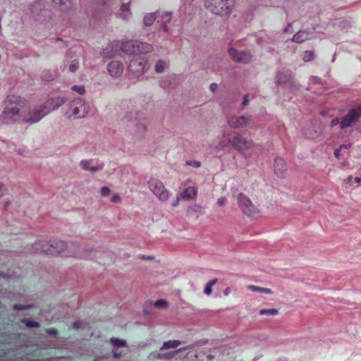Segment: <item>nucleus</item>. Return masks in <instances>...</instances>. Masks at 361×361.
I'll list each match as a JSON object with an SVG mask.
<instances>
[{
	"label": "nucleus",
	"mask_w": 361,
	"mask_h": 361,
	"mask_svg": "<svg viewBox=\"0 0 361 361\" xmlns=\"http://www.w3.org/2000/svg\"><path fill=\"white\" fill-rule=\"evenodd\" d=\"M154 305L157 308L166 309L169 303L166 300L160 299L155 301Z\"/></svg>",
	"instance_id": "c9c22d12"
},
{
	"label": "nucleus",
	"mask_w": 361,
	"mask_h": 361,
	"mask_svg": "<svg viewBox=\"0 0 361 361\" xmlns=\"http://www.w3.org/2000/svg\"><path fill=\"white\" fill-rule=\"evenodd\" d=\"M217 282V279H212L211 281H209L207 285L205 286L204 287V293L207 295H210L212 293V286L214 285H215Z\"/></svg>",
	"instance_id": "7c9ffc66"
},
{
	"label": "nucleus",
	"mask_w": 361,
	"mask_h": 361,
	"mask_svg": "<svg viewBox=\"0 0 361 361\" xmlns=\"http://www.w3.org/2000/svg\"><path fill=\"white\" fill-rule=\"evenodd\" d=\"M148 185L150 190L160 201L165 202L169 199V192L159 180L151 178L148 181Z\"/></svg>",
	"instance_id": "0eeeda50"
},
{
	"label": "nucleus",
	"mask_w": 361,
	"mask_h": 361,
	"mask_svg": "<svg viewBox=\"0 0 361 361\" xmlns=\"http://www.w3.org/2000/svg\"><path fill=\"white\" fill-rule=\"evenodd\" d=\"M350 147V146L349 145L342 144V145H340L339 149H342L343 148H348V147Z\"/></svg>",
	"instance_id": "e2e57ef3"
},
{
	"label": "nucleus",
	"mask_w": 361,
	"mask_h": 361,
	"mask_svg": "<svg viewBox=\"0 0 361 361\" xmlns=\"http://www.w3.org/2000/svg\"><path fill=\"white\" fill-rule=\"evenodd\" d=\"M228 142L235 149L238 151L247 150L254 146L252 140H247L238 132H234Z\"/></svg>",
	"instance_id": "423d86ee"
},
{
	"label": "nucleus",
	"mask_w": 361,
	"mask_h": 361,
	"mask_svg": "<svg viewBox=\"0 0 361 361\" xmlns=\"http://www.w3.org/2000/svg\"><path fill=\"white\" fill-rule=\"evenodd\" d=\"M355 181L356 183H360V184H361V178H360V177H356V178H355Z\"/></svg>",
	"instance_id": "69168bd1"
},
{
	"label": "nucleus",
	"mask_w": 361,
	"mask_h": 361,
	"mask_svg": "<svg viewBox=\"0 0 361 361\" xmlns=\"http://www.w3.org/2000/svg\"><path fill=\"white\" fill-rule=\"evenodd\" d=\"M121 10L124 11H128L130 10L129 4H123L121 6Z\"/></svg>",
	"instance_id": "5fc2aeb1"
},
{
	"label": "nucleus",
	"mask_w": 361,
	"mask_h": 361,
	"mask_svg": "<svg viewBox=\"0 0 361 361\" xmlns=\"http://www.w3.org/2000/svg\"><path fill=\"white\" fill-rule=\"evenodd\" d=\"M252 121L251 115L247 116H231L227 118V123L231 128L239 129L248 126Z\"/></svg>",
	"instance_id": "9d476101"
},
{
	"label": "nucleus",
	"mask_w": 361,
	"mask_h": 361,
	"mask_svg": "<svg viewBox=\"0 0 361 361\" xmlns=\"http://www.w3.org/2000/svg\"><path fill=\"white\" fill-rule=\"evenodd\" d=\"M166 68V62L162 60H159L157 61L155 66H154V71L157 73H161L164 72V69Z\"/></svg>",
	"instance_id": "2f4dec72"
},
{
	"label": "nucleus",
	"mask_w": 361,
	"mask_h": 361,
	"mask_svg": "<svg viewBox=\"0 0 361 361\" xmlns=\"http://www.w3.org/2000/svg\"><path fill=\"white\" fill-rule=\"evenodd\" d=\"M180 350H175L171 352H168L166 353H152L150 354V357L154 360H169L172 359L176 355L180 353Z\"/></svg>",
	"instance_id": "6ab92c4d"
},
{
	"label": "nucleus",
	"mask_w": 361,
	"mask_h": 361,
	"mask_svg": "<svg viewBox=\"0 0 361 361\" xmlns=\"http://www.w3.org/2000/svg\"><path fill=\"white\" fill-rule=\"evenodd\" d=\"M195 346H197V344H193L192 345H188V346H185V347H183V348H178V350H180V352H182V351H185L188 349H190V348H192L193 347H195Z\"/></svg>",
	"instance_id": "864d4df0"
},
{
	"label": "nucleus",
	"mask_w": 361,
	"mask_h": 361,
	"mask_svg": "<svg viewBox=\"0 0 361 361\" xmlns=\"http://www.w3.org/2000/svg\"><path fill=\"white\" fill-rule=\"evenodd\" d=\"M114 357L116 358H119L121 357V355L116 352H114Z\"/></svg>",
	"instance_id": "338daca9"
},
{
	"label": "nucleus",
	"mask_w": 361,
	"mask_h": 361,
	"mask_svg": "<svg viewBox=\"0 0 361 361\" xmlns=\"http://www.w3.org/2000/svg\"><path fill=\"white\" fill-rule=\"evenodd\" d=\"M274 172L278 176H283L286 171L285 161L281 158H276L274 160Z\"/></svg>",
	"instance_id": "aec40b11"
},
{
	"label": "nucleus",
	"mask_w": 361,
	"mask_h": 361,
	"mask_svg": "<svg viewBox=\"0 0 361 361\" xmlns=\"http://www.w3.org/2000/svg\"><path fill=\"white\" fill-rule=\"evenodd\" d=\"M276 82L279 85H287L290 88H295L296 85L293 82L291 73L289 71H279L276 74Z\"/></svg>",
	"instance_id": "4468645a"
},
{
	"label": "nucleus",
	"mask_w": 361,
	"mask_h": 361,
	"mask_svg": "<svg viewBox=\"0 0 361 361\" xmlns=\"http://www.w3.org/2000/svg\"><path fill=\"white\" fill-rule=\"evenodd\" d=\"M234 6V0H204L205 8L211 13L228 16L231 14Z\"/></svg>",
	"instance_id": "f03ea898"
},
{
	"label": "nucleus",
	"mask_w": 361,
	"mask_h": 361,
	"mask_svg": "<svg viewBox=\"0 0 361 361\" xmlns=\"http://www.w3.org/2000/svg\"><path fill=\"white\" fill-rule=\"evenodd\" d=\"M147 61L141 56H135L130 61L128 66L129 75L135 78L142 77L146 71Z\"/></svg>",
	"instance_id": "39448f33"
},
{
	"label": "nucleus",
	"mask_w": 361,
	"mask_h": 361,
	"mask_svg": "<svg viewBox=\"0 0 361 361\" xmlns=\"http://www.w3.org/2000/svg\"><path fill=\"white\" fill-rule=\"evenodd\" d=\"M111 202H118L121 201V197L118 195H114L112 197H111Z\"/></svg>",
	"instance_id": "603ef678"
},
{
	"label": "nucleus",
	"mask_w": 361,
	"mask_h": 361,
	"mask_svg": "<svg viewBox=\"0 0 361 361\" xmlns=\"http://www.w3.org/2000/svg\"><path fill=\"white\" fill-rule=\"evenodd\" d=\"M308 38L309 34L307 32L299 31L293 35L292 41L296 43H302L308 39Z\"/></svg>",
	"instance_id": "b1692460"
},
{
	"label": "nucleus",
	"mask_w": 361,
	"mask_h": 361,
	"mask_svg": "<svg viewBox=\"0 0 361 361\" xmlns=\"http://www.w3.org/2000/svg\"><path fill=\"white\" fill-rule=\"evenodd\" d=\"M57 78V73L50 70H44L41 74V78L46 82H51Z\"/></svg>",
	"instance_id": "393cba45"
},
{
	"label": "nucleus",
	"mask_w": 361,
	"mask_h": 361,
	"mask_svg": "<svg viewBox=\"0 0 361 361\" xmlns=\"http://www.w3.org/2000/svg\"><path fill=\"white\" fill-rule=\"evenodd\" d=\"M187 164L192 166L193 167H195V168H198L200 166L201 164L198 161H187Z\"/></svg>",
	"instance_id": "a18cd8bd"
},
{
	"label": "nucleus",
	"mask_w": 361,
	"mask_h": 361,
	"mask_svg": "<svg viewBox=\"0 0 361 361\" xmlns=\"http://www.w3.org/2000/svg\"><path fill=\"white\" fill-rule=\"evenodd\" d=\"M218 88V85L216 83H212L210 85H209V89L212 92H214L216 91Z\"/></svg>",
	"instance_id": "3c124183"
},
{
	"label": "nucleus",
	"mask_w": 361,
	"mask_h": 361,
	"mask_svg": "<svg viewBox=\"0 0 361 361\" xmlns=\"http://www.w3.org/2000/svg\"><path fill=\"white\" fill-rule=\"evenodd\" d=\"M78 68V63L77 61H74L70 66L69 70L71 72H75Z\"/></svg>",
	"instance_id": "c03bdc74"
},
{
	"label": "nucleus",
	"mask_w": 361,
	"mask_h": 361,
	"mask_svg": "<svg viewBox=\"0 0 361 361\" xmlns=\"http://www.w3.org/2000/svg\"><path fill=\"white\" fill-rule=\"evenodd\" d=\"M202 209V207L200 204H193L188 207L187 213L188 214H192L194 212H201Z\"/></svg>",
	"instance_id": "f704fd0d"
},
{
	"label": "nucleus",
	"mask_w": 361,
	"mask_h": 361,
	"mask_svg": "<svg viewBox=\"0 0 361 361\" xmlns=\"http://www.w3.org/2000/svg\"><path fill=\"white\" fill-rule=\"evenodd\" d=\"M314 57L315 54L313 51H305L303 54V61L305 62H309L312 61Z\"/></svg>",
	"instance_id": "473e14b6"
},
{
	"label": "nucleus",
	"mask_w": 361,
	"mask_h": 361,
	"mask_svg": "<svg viewBox=\"0 0 361 361\" xmlns=\"http://www.w3.org/2000/svg\"><path fill=\"white\" fill-rule=\"evenodd\" d=\"M181 342L178 340H173L166 341L163 343L162 346L160 348V350H164L171 348H176L180 345Z\"/></svg>",
	"instance_id": "a878e982"
},
{
	"label": "nucleus",
	"mask_w": 361,
	"mask_h": 361,
	"mask_svg": "<svg viewBox=\"0 0 361 361\" xmlns=\"http://www.w3.org/2000/svg\"><path fill=\"white\" fill-rule=\"evenodd\" d=\"M104 167V164H98L95 166H92V167H90V169L89 171H90L92 173H94L99 170H101Z\"/></svg>",
	"instance_id": "37998d69"
},
{
	"label": "nucleus",
	"mask_w": 361,
	"mask_h": 361,
	"mask_svg": "<svg viewBox=\"0 0 361 361\" xmlns=\"http://www.w3.org/2000/svg\"><path fill=\"white\" fill-rule=\"evenodd\" d=\"M228 54L233 61L240 63H248L251 61L252 58L249 51L238 50L233 47L228 48Z\"/></svg>",
	"instance_id": "9b49d317"
},
{
	"label": "nucleus",
	"mask_w": 361,
	"mask_h": 361,
	"mask_svg": "<svg viewBox=\"0 0 361 361\" xmlns=\"http://www.w3.org/2000/svg\"><path fill=\"white\" fill-rule=\"evenodd\" d=\"M361 117V106L350 109L347 114L341 117V130L355 126Z\"/></svg>",
	"instance_id": "6e6552de"
},
{
	"label": "nucleus",
	"mask_w": 361,
	"mask_h": 361,
	"mask_svg": "<svg viewBox=\"0 0 361 361\" xmlns=\"http://www.w3.org/2000/svg\"><path fill=\"white\" fill-rule=\"evenodd\" d=\"M48 114V111H45L43 109V106H40L37 109H34L33 111L29 113V118H24L23 121L29 123H34L39 121L41 118H42L45 115Z\"/></svg>",
	"instance_id": "2eb2a0df"
},
{
	"label": "nucleus",
	"mask_w": 361,
	"mask_h": 361,
	"mask_svg": "<svg viewBox=\"0 0 361 361\" xmlns=\"http://www.w3.org/2000/svg\"><path fill=\"white\" fill-rule=\"evenodd\" d=\"M67 249V245L62 240H54L51 243L50 255H56L65 252Z\"/></svg>",
	"instance_id": "a211bd4d"
},
{
	"label": "nucleus",
	"mask_w": 361,
	"mask_h": 361,
	"mask_svg": "<svg viewBox=\"0 0 361 361\" xmlns=\"http://www.w3.org/2000/svg\"><path fill=\"white\" fill-rule=\"evenodd\" d=\"M324 129V126L320 122H314L304 127L302 132L304 135L310 139L318 137Z\"/></svg>",
	"instance_id": "f8f14e48"
},
{
	"label": "nucleus",
	"mask_w": 361,
	"mask_h": 361,
	"mask_svg": "<svg viewBox=\"0 0 361 361\" xmlns=\"http://www.w3.org/2000/svg\"><path fill=\"white\" fill-rule=\"evenodd\" d=\"M107 68L109 74L114 78L120 77L123 72V65L117 61H113L109 63Z\"/></svg>",
	"instance_id": "dca6fc26"
},
{
	"label": "nucleus",
	"mask_w": 361,
	"mask_h": 361,
	"mask_svg": "<svg viewBox=\"0 0 361 361\" xmlns=\"http://www.w3.org/2000/svg\"><path fill=\"white\" fill-rule=\"evenodd\" d=\"M166 16H169V18L167 20V22H169L171 20V13H168L166 12Z\"/></svg>",
	"instance_id": "774afa93"
},
{
	"label": "nucleus",
	"mask_w": 361,
	"mask_h": 361,
	"mask_svg": "<svg viewBox=\"0 0 361 361\" xmlns=\"http://www.w3.org/2000/svg\"><path fill=\"white\" fill-rule=\"evenodd\" d=\"M72 89L80 94H83L85 92V87L82 85H73Z\"/></svg>",
	"instance_id": "58836bf2"
},
{
	"label": "nucleus",
	"mask_w": 361,
	"mask_h": 361,
	"mask_svg": "<svg viewBox=\"0 0 361 361\" xmlns=\"http://www.w3.org/2000/svg\"><path fill=\"white\" fill-rule=\"evenodd\" d=\"M110 342L114 347L116 348L126 347L127 345V343L125 340L118 338H111Z\"/></svg>",
	"instance_id": "c85d7f7f"
},
{
	"label": "nucleus",
	"mask_w": 361,
	"mask_h": 361,
	"mask_svg": "<svg viewBox=\"0 0 361 361\" xmlns=\"http://www.w3.org/2000/svg\"><path fill=\"white\" fill-rule=\"evenodd\" d=\"M18 101V98L14 96L8 97L5 101V109L0 116V118L4 123H12L20 121V109Z\"/></svg>",
	"instance_id": "f257e3e1"
},
{
	"label": "nucleus",
	"mask_w": 361,
	"mask_h": 361,
	"mask_svg": "<svg viewBox=\"0 0 361 361\" xmlns=\"http://www.w3.org/2000/svg\"><path fill=\"white\" fill-rule=\"evenodd\" d=\"M92 162V160H82L81 162H80V165L82 168V169L84 170H89L90 169V165Z\"/></svg>",
	"instance_id": "ea45409f"
},
{
	"label": "nucleus",
	"mask_w": 361,
	"mask_h": 361,
	"mask_svg": "<svg viewBox=\"0 0 361 361\" xmlns=\"http://www.w3.org/2000/svg\"><path fill=\"white\" fill-rule=\"evenodd\" d=\"M137 130H140V131H145L146 130L145 126L142 124V123L141 124H138L137 126Z\"/></svg>",
	"instance_id": "4d7b16f0"
},
{
	"label": "nucleus",
	"mask_w": 361,
	"mask_h": 361,
	"mask_svg": "<svg viewBox=\"0 0 361 361\" xmlns=\"http://www.w3.org/2000/svg\"><path fill=\"white\" fill-rule=\"evenodd\" d=\"M190 355L191 357L192 356H194L195 357H198V354L197 353H189L187 354L186 356H189Z\"/></svg>",
	"instance_id": "680f3d73"
},
{
	"label": "nucleus",
	"mask_w": 361,
	"mask_h": 361,
	"mask_svg": "<svg viewBox=\"0 0 361 361\" xmlns=\"http://www.w3.org/2000/svg\"><path fill=\"white\" fill-rule=\"evenodd\" d=\"M226 202V198L224 197H220L218 200H217V204L220 207H223L225 205Z\"/></svg>",
	"instance_id": "de8ad7c7"
},
{
	"label": "nucleus",
	"mask_w": 361,
	"mask_h": 361,
	"mask_svg": "<svg viewBox=\"0 0 361 361\" xmlns=\"http://www.w3.org/2000/svg\"><path fill=\"white\" fill-rule=\"evenodd\" d=\"M279 313V311L277 309L272 308V309H262L259 311V314L264 315H276Z\"/></svg>",
	"instance_id": "72a5a7b5"
},
{
	"label": "nucleus",
	"mask_w": 361,
	"mask_h": 361,
	"mask_svg": "<svg viewBox=\"0 0 361 361\" xmlns=\"http://www.w3.org/2000/svg\"><path fill=\"white\" fill-rule=\"evenodd\" d=\"M72 115L77 118H84L90 111V108L82 99L73 101L70 104Z\"/></svg>",
	"instance_id": "1a4fd4ad"
},
{
	"label": "nucleus",
	"mask_w": 361,
	"mask_h": 361,
	"mask_svg": "<svg viewBox=\"0 0 361 361\" xmlns=\"http://www.w3.org/2000/svg\"><path fill=\"white\" fill-rule=\"evenodd\" d=\"M340 151L341 149L338 148V149H336L334 150V155L335 157L337 158V159H339L340 158Z\"/></svg>",
	"instance_id": "13d9d810"
},
{
	"label": "nucleus",
	"mask_w": 361,
	"mask_h": 361,
	"mask_svg": "<svg viewBox=\"0 0 361 361\" xmlns=\"http://www.w3.org/2000/svg\"><path fill=\"white\" fill-rule=\"evenodd\" d=\"M291 28H292V24L291 23H288V25L284 29V32H289L291 30Z\"/></svg>",
	"instance_id": "bf43d9fd"
},
{
	"label": "nucleus",
	"mask_w": 361,
	"mask_h": 361,
	"mask_svg": "<svg viewBox=\"0 0 361 361\" xmlns=\"http://www.w3.org/2000/svg\"><path fill=\"white\" fill-rule=\"evenodd\" d=\"M64 102L65 99L62 97H58L55 98H51L45 102L44 105L43 106V109H44L45 111H48L49 113V111L61 106Z\"/></svg>",
	"instance_id": "f3484780"
},
{
	"label": "nucleus",
	"mask_w": 361,
	"mask_h": 361,
	"mask_svg": "<svg viewBox=\"0 0 361 361\" xmlns=\"http://www.w3.org/2000/svg\"><path fill=\"white\" fill-rule=\"evenodd\" d=\"M34 307L33 305H19V304H16V305H13V309L14 310H16V311H23V310H29V309H31Z\"/></svg>",
	"instance_id": "e433bc0d"
},
{
	"label": "nucleus",
	"mask_w": 361,
	"mask_h": 361,
	"mask_svg": "<svg viewBox=\"0 0 361 361\" xmlns=\"http://www.w3.org/2000/svg\"><path fill=\"white\" fill-rule=\"evenodd\" d=\"M53 1L61 6L62 10H68L72 5V0H53Z\"/></svg>",
	"instance_id": "cd10ccee"
},
{
	"label": "nucleus",
	"mask_w": 361,
	"mask_h": 361,
	"mask_svg": "<svg viewBox=\"0 0 361 361\" xmlns=\"http://www.w3.org/2000/svg\"><path fill=\"white\" fill-rule=\"evenodd\" d=\"M83 326V322L81 321H77L73 324V328L75 329H79Z\"/></svg>",
	"instance_id": "49530a36"
},
{
	"label": "nucleus",
	"mask_w": 361,
	"mask_h": 361,
	"mask_svg": "<svg viewBox=\"0 0 361 361\" xmlns=\"http://www.w3.org/2000/svg\"><path fill=\"white\" fill-rule=\"evenodd\" d=\"M181 199H182V197H180V195L178 196H177L176 201L172 203V206L173 207H176L178 204L179 201Z\"/></svg>",
	"instance_id": "6e6d98bb"
},
{
	"label": "nucleus",
	"mask_w": 361,
	"mask_h": 361,
	"mask_svg": "<svg viewBox=\"0 0 361 361\" xmlns=\"http://www.w3.org/2000/svg\"><path fill=\"white\" fill-rule=\"evenodd\" d=\"M136 50L137 54H147L153 50V47L148 43L136 40Z\"/></svg>",
	"instance_id": "412c9836"
},
{
	"label": "nucleus",
	"mask_w": 361,
	"mask_h": 361,
	"mask_svg": "<svg viewBox=\"0 0 361 361\" xmlns=\"http://www.w3.org/2000/svg\"><path fill=\"white\" fill-rule=\"evenodd\" d=\"M22 322L24 323L27 328H37L39 326V324L37 322L26 319H23Z\"/></svg>",
	"instance_id": "4c0bfd02"
},
{
	"label": "nucleus",
	"mask_w": 361,
	"mask_h": 361,
	"mask_svg": "<svg viewBox=\"0 0 361 361\" xmlns=\"http://www.w3.org/2000/svg\"><path fill=\"white\" fill-rule=\"evenodd\" d=\"M46 331L49 335H51V336H55L57 334V330L54 328L48 329H47Z\"/></svg>",
	"instance_id": "09e8293b"
},
{
	"label": "nucleus",
	"mask_w": 361,
	"mask_h": 361,
	"mask_svg": "<svg viewBox=\"0 0 361 361\" xmlns=\"http://www.w3.org/2000/svg\"><path fill=\"white\" fill-rule=\"evenodd\" d=\"M230 291H231V288L229 287H228L224 290V293L225 295H228L230 293Z\"/></svg>",
	"instance_id": "052dcab7"
},
{
	"label": "nucleus",
	"mask_w": 361,
	"mask_h": 361,
	"mask_svg": "<svg viewBox=\"0 0 361 361\" xmlns=\"http://www.w3.org/2000/svg\"><path fill=\"white\" fill-rule=\"evenodd\" d=\"M51 243V241H39L38 243H36V249L40 250L42 252L46 255H50Z\"/></svg>",
	"instance_id": "5701e85b"
},
{
	"label": "nucleus",
	"mask_w": 361,
	"mask_h": 361,
	"mask_svg": "<svg viewBox=\"0 0 361 361\" xmlns=\"http://www.w3.org/2000/svg\"><path fill=\"white\" fill-rule=\"evenodd\" d=\"M238 205L241 212L248 217H254L259 210L252 202L251 200L244 193H239L237 197Z\"/></svg>",
	"instance_id": "20e7f679"
},
{
	"label": "nucleus",
	"mask_w": 361,
	"mask_h": 361,
	"mask_svg": "<svg viewBox=\"0 0 361 361\" xmlns=\"http://www.w3.org/2000/svg\"><path fill=\"white\" fill-rule=\"evenodd\" d=\"M248 103H249L248 95L246 94L244 96L243 101L242 102V106L243 107H245L248 104Z\"/></svg>",
	"instance_id": "8fccbe9b"
},
{
	"label": "nucleus",
	"mask_w": 361,
	"mask_h": 361,
	"mask_svg": "<svg viewBox=\"0 0 361 361\" xmlns=\"http://www.w3.org/2000/svg\"><path fill=\"white\" fill-rule=\"evenodd\" d=\"M353 180V177L351 176H348V178L346 179V183H350L351 181Z\"/></svg>",
	"instance_id": "0e129e2a"
},
{
	"label": "nucleus",
	"mask_w": 361,
	"mask_h": 361,
	"mask_svg": "<svg viewBox=\"0 0 361 361\" xmlns=\"http://www.w3.org/2000/svg\"><path fill=\"white\" fill-rule=\"evenodd\" d=\"M180 196L183 200H193L197 196V190L194 187H188L180 194Z\"/></svg>",
	"instance_id": "4be33fe9"
},
{
	"label": "nucleus",
	"mask_w": 361,
	"mask_h": 361,
	"mask_svg": "<svg viewBox=\"0 0 361 361\" xmlns=\"http://www.w3.org/2000/svg\"><path fill=\"white\" fill-rule=\"evenodd\" d=\"M101 195L104 197H106V196H108L110 192H111V190L110 189L106 187V186H104L101 188Z\"/></svg>",
	"instance_id": "79ce46f5"
},
{
	"label": "nucleus",
	"mask_w": 361,
	"mask_h": 361,
	"mask_svg": "<svg viewBox=\"0 0 361 361\" xmlns=\"http://www.w3.org/2000/svg\"><path fill=\"white\" fill-rule=\"evenodd\" d=\"M33 16L39 20H46L50 18V11L47 9L41 2H35L31 9Z\"/></svg>",
	"instance_id": "ddd939ff"
},
{
	"label": "nucleus",
	"mask_w": 361,
	"mask_h": 361,
	"mask_svg": "<svg viewBox=\"0 0 361 361\" xmlns=\"http://www.w3.org/2000/svg\"><path fill=\"white\" fill-rule=\"evenodd\" d=\"M157 17V13H147L144 16L143 24L146 27L151 26Z\"/></svg>",
	"instance_id": "bb28decb"
},
{
	"label": "nucleus",
	"mask_w": 361,
	"mask_h": 361,
	"mask_svg": "<svg viewBox=\"0 0 361 361\" xmlns=\"http://www.w3.org/2000/svg\"><path fill=\"white\" fill-rule=\"evenodd\" d=\"M337 125H339L340 126V128L341 129V118H334L331 122V127H334Z\"/></svg>",
	"instance_id": "a19ab883"
},
{
	"label": "nucleus",
	"mask_w": 361,
	"mask_h": 361,
	"mask_svg": "<svg viewBox=\"0 0 361 361\" xmlns=\"http://www.w3.org/2000/svg\"><path fill=\"white\" fill-rule=\"evenodd\" d=\"M120 48L125 53L130 54H137L136 50V40H126L123 42H115L107 46L104 50V55L108 58L114 56L112 49L114 48Z\"/></svg>",
	"instance_id": "7ed1b4c3"
},
{
	"label": "nucleus",
	"mask_w": 361,
	"mask_h": 361,
	"mask_svg": "<svg viewBox=\"0 0 361 361\" xmlns=\"http://www.w3.org/2000/svg\"><path fill=\"white\" fill-rule=\"evenodd\" d=\"M248 288L253 291H257L262 293L271 294L273 292L270 288H261L256 286L250 285Z\"/></svg>",
	"instance_id": "c756f323"
}]
</instances>
